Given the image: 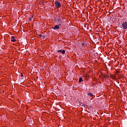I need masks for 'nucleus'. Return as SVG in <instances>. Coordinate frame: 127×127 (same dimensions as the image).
<instances>
[{
	"instance_id": "5",
	"label": "nucleus",
	"mask_w": 127,
	"mask_h": 127,
	"mask_svg": "<svg viewBox=\"0 0 127 127\" xmlns=\"http://www.w3.org/2000/svg\"><path fill=\"white\" fill-rule=\"evenodd\" d=\"M58 52H61L62 54H65V51L64 50H60L58 51Z\"/></svg>"
},
{
	"instance_id": "13",
	"label": "nucleus",
	"mask_w": 127,
	"mask_h": 127,
	"mask_svg": "<svg viewBox=\"0 0 127 127\" xmlns=\"http://www.w3.org/2000/svg\"><path fill=\"white\" fill-rule=\"evenodd\" d=\"M59 25H61V24H59Z\"/></svg>"
},
{
	"instance_id": "8",
	"label": "nucleus",
	"mask_w": 127,
	"mask_h": 127,
	"mask_svg": "<svg viewBox=\"0 0 127 127\" xmlns=\"http://www.w3.org/2000/svg\"><path fill=\"white\" fill-rule=\"evenodd\" d=\"M83 81V78L82 77H80L79 79V83H81V82H82Z\"/></svg>"
},
{
	"instance_id": "2",
	"label": "nucleus",
	"mask_w": 127,
	"mask_h": 127,
	"mask_svg": "<svg viewBox=\"0 0 127 127\" xmlns=\"http://www.w3.org/2000/svg\"><path fill=\"white\" fill-rule=\"evenodd\" d=\"M122 27H123L124 29H127V22H124L122 24Z\"/></svg>"
},
{
	"instance_id": "9",
	"label": "nucleus",
	"mask_w": 127,
	"mask_h": 127,
	"mask_svg": "<svg viewBox=\"0 0 127 127\" xmlns=\"http://www.w3.org/2000/svg\"><path fill=\"white\" fill-rule=\"evenodd\" d=\"M33 19V16H32V17L29 18V20L30 21H31V20H32Z\"/></svg>"
},
{
	"instance_id": "4",
	"label": "nucleus",
	"mask_w": 127,
	"mask_h": 127,
	"mask_svg": "<svg viewBox=\"0 0 127 127\" xmlns=\"http://www.w3.org/2000/svg\"><path fill=\"white\" fill-rule=\"evenodd\" d=\"M58 22H62V19H61V16L60 15L59 16V18L57 20Z\"/></svg>"
},
{
	"instance_id": "10",
	"label": "nucleus",
	"mask_w": 127,
	"mask_h": 127,
	"mask_svg": "<svg viewBox=\"0 0 127 127\" xmlns=\"http://www.w3.org/2000/svg\"><path fill=\"white\" fill-rule=\"evenodd\" d=\"M43 37V39H44L45 38V35H44L42 36Z\"/></svg>"
},
{
	"instance_id": "14",
	"label": "nucleus",
	"mask_w": 127,
	"mask_h": 127,
	"mask_svg": "<svg viewBox=\"0 0 127 127\" xmlns=\"http://www.w3.org/2000/svg\"><path fill=\"white\" fill-rule=\"evenodd\" d=\"M82 45H84V43L82 44Z\"/></svg>"
},
{
	"instance_id": "6",
	"label": "nucleus",
	"mask_w": 127,
	"mask_h": 127,
	"mask_svg": "<svg viewBox=\"0 0 127 127\" xmlns=\"http://www.w3.org/2000/svg\"><path fill=\"white\" fill-rule=\"evenodd\" d=\"M11 41H12V42H15V41H16V40L14 39V36H11Z\"/></svg>"
},
{
	"instance_id": "3",
	"label": "nucleus",
	"mask_w": 127,
	"mask_h": 127,
	"mask_svg": "<svg viewBox=\"0 0 127 127\" xmlns=\"http://www.w3.org/2000/svg\"><path fill=\"white\" fill-rule=\"evenodd\" d=\"M88 95V97H90L91 98V100H92L93 99V97H94V95H93V93H89Z\"/></svg>"
},
{
	"instance_id": "11",
	"label": "nucleus",
	"mask_w": 127,
	"mask_h": 127,
	"mask_svg": "<svg viewBox=\"0 0 127 127\" xmlns=\"http://www.w3.org/2000/svg\"><path fill=\"white\" fill-rule=\"evenodd\" d=\"M39 36H40V37H42L43 35H42V34H40V35H39Z\"/></svg>"
},
{
	"instance_id": "1",
	"label": "nucleus",
	"mask_w": 127,
	"mask_h": 127,
	"mask_svg": "<svg viewBox=\"0 0 127 127\" xmlns=\"http://www.w3.org/2000/svg\"><path fill=\"white\" fill-rule=\"evenodd\" d=\"M55 6L56 7L60 8L61 7V3L58 1H55Z\"/></svg>"
},
{
	"instance_id": "12",
	"label": "nucleus",
	"mask_w": 127,
	"mask_h": 127,
	"mask_svg": "<svg viewBox=\"0 0 127 127\" xmlns=\"http://www.w3.org/2000/svg\"><path fill=\"white\" fill-rule=\"evenodd\" d=\"M21 77H23V74L22 73H21Z\"/></svg>"
},
{
	"instance_id": "7",
	"label": "nucleus",
	"mask_w": 127,
	"mask_h": 127,
	"mask_svg": "<svg viewBox=\"0 0 127 127\" xmlns=\"http://www.w3.org/2000/svg\"><path fill=\"white\" fill-rule=\"evenodd\" d=\"M53 29H59V25H57L54 26V27L53 28Z\"/></svg>"
}]
</instances>
